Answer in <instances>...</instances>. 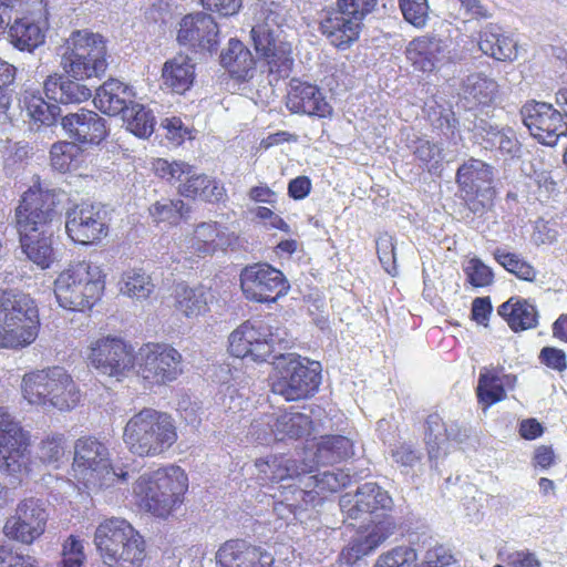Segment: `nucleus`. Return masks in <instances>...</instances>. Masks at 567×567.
Segmentation results:
<instances>
[{
  "mask_svg": "<svg viewBox=\"0 0 567 567\" xmlns=\"http://www.w3.org/2000/svg\"><path fill=\"white\" fill-rule=\"evenodd\" d=\"M231 241L233 236L227 227L217 221H203L195 225L192 235L181 241L179 249L186 260L195 261L225 250Z\"/></svg>",
  "mask_w": 567,
  "mask_h": 567,
  "instance_id": "22",
  "label": "nucleus"
},
{
  "mask_svg": "<svg viewBox=\"0 0 567 567\" xmlns=\"http://www.w3.org/2000/svg\"><path fill=\"white\" fill-rule=\"evenodd\" d=\"M123 440L135 455L157 456L177 441L175 422L165 412L145 408L130 417L124 427Z\"/></svg>",
  "mask_w": 567,
  "mask_h": 567,
  "instance_id": "3",
  "label": "nucleus"
},
{
  "mask_svg": "<svg viewBox=\"0 0 567 567\" xmlns=\"http://www.w3.org/2000/svg\"><path fill=\"white\" fill-rule=\"evenodd\" d=\"M62 127L82 144H99L106 136L105 121L97 113L81 109L62 117Z\"/></svg>",
  "mask_w": 567,
  "mask_h": 567,
  "instance_id": "26",
  "label": "nucleus"
},
{
  "mask_svg": "<svg viewBox=\"0 0 567 567\" xmlns=\"http://www.w3.org/2000/svg\"><path fill=\"white\" fill-rule=\"evenodd\" d=\"M228 342L231 355L264 362L276 354V347L286 348L290 340L288 332L277 326L246 321L229 334Z\"/></svg>",
  "mask_w": 567,
  "mask_h": 567,
  "instance_id": "11",
  "label": "nucleus"
},
{
  "mask_svg": "<svg viewBox=\"0 0 567 567\" xmlns=\"http://www.w3.org/2000/svg\"><path fill=\"white\" fill-rule=\"evenodd\" d=\"M93 544L107 567H140L146 557L143 536L121 517L102 520L95 528Z\"/></svg>",
  "mask_w": 567,
  "mask_h": 567,
  "instance_id": "2",
  "label": "nucleus"
},
{
  "mask_svg": "<svg viewBox=\"0 0 567 567\" xmlns=\"http://www.w3.org/2000/svg\"><path fill=\"white\" fill-rule=\"evenodd\" d=\"M62 195L54 189H42L41 187L28 189L16 209L19 235L53 234V226L60 223L59 206Z\"/></svg>",
  "mask_w": 567,
  "mask_h": 567,
  "instance_id": "12",
  "label": "nucleus"
},
{
  "mask_svg": "<svg viewBox=\"0 0 567 567\" xmlns=\"http://www.w3.org/2000/svg\"><path fill=\"white\" fill-rule=\"evenodd\" d=\"M277 426V414H265L252 421L249 433L261 444H269L275 439L274 429Z\"/></svg>",
  "mask_w": 567,
  "mask_h": 567,
  "instance_id": "60",
  "label": "nucleus"
},
{
  "mask_svg": "<svg viewBox=\"0 0 567 567\" xmlns=\"http://www.w3.org/2000/svg\"><path fill=\"white\" fill-rule=\"evenodd\" d=\"M375 246L377 254L382 267L389 275L395 276L398 268L393 237L388 233H383L377 238Z\"/></svg>",
  "mask_w": 567,
  "mask_h": 567,
  "instance_id": "58",
  "label": "nucleus"
},
{
  "mask_svg": "<svg viewBox=\"0 0 567 567\" xmlns=\"http://www.w3.org/2000/svg\"><path fill=\"white\" fill-rule=\"evenodd\" d=\"M309 480L315 482V487H317L321 492H337L342 486H346L349 476L343 472H330L326 471L309 477Z\"/></svg>",
  "mask_w": 567,
  "mask_h": 567,
  "instance_id": "61",
  "label": "nucleus"
},
{
  "mask_svg": "<svg viewBox=\"0 0 567 567\" xmlns=\"http://www.w3.org/2000/svg\"><path fill=\"white\" fill-rule=\"evenodd\" d=\"M463 271L466 275L467 282L475 288L487 287L494 281L492 269L476 257L464 262Z\"/></svg>",
  "mask_w": 567,
  "mask_h": 567,
  "instance_id": "56",
  "label": "nucleus"
},
{
  "mask_svg": "<svg viewBox=\"0 0 567 567\" xmlns=\"http://www.w3.org/2000/svg\"><path fill=\"white\" fill-rule=\"evenodd\" d=\"M478 48L497 61H513L517 58L516 43L503 34L496 24H486L478 34Z\"/></svg>",
  "mask_w": 567,
  "mask_h": 567,
  "instance_id": "36",
  "label": "nucleus"
},
{
  "mask_svg": "<svg viewBox=\"0 0 567 567\" xmlns=\"http://www.w3.org/2000/svg\"><path fill=\"white\" fill-rule=\"evenodd\" d=\"M66 440L62 434H51L39 444L38 457L42 463L59 467L65 456Z\"/></svg>",
  "mask_w": 567,
  "mask_h": 567,
  "instance_id": "53",
  "label": "nucleus"
},
{
  "mask_svg": "<svg viewBox=\"0 0 567 567\" xmlns=\"http://www.w3.org/2000/svg\"><path fill=\"white\" fill-rule=\"evenodd\" d=\"M126 128L140 138H147L154 132V116L144 105L134 101L123 112Z\"/></svg>",
  "mask_w": 567,
  "mask_h": 567,
  "instance_id": "48",
  "label": "nucleus"
},
{
  "mask_svg": "<svg viewBox=\"0 0 567 567\" xmlns=\"http://www.w3.org/2000/svg\"><path fill=\"white\" fill-rule=\"evenodd\" d=\"M218 25L210 14L198 12L185 16L177 32V41L197 50H217Z\"/></svg>",
  "mask_w": 567,
  "mask_h": 567,
  "instance_id": "24",
  "label": "nucleus"
},
{
  "mask_svg": "<svg viewBox=\"0 0 567 567\" xmlns=\"http://www.w3.org/2000/svg\"><path fill=\"white\" fill-rule=\"evenodd\" d=\"M392 499L388 492L375 483H365L358 487L354 495L344 494L340 498V508L347 520L361 519L363 523H371L374 526L382 523L383 512L390 509Z\"/></svg>",
  "mask_w": 567,
  "mask_h": 567,
  "instance_id": "18",
  "label": "nucleus"
},
{
  "mask_svg": "<svg viewBox=\"0 0 567 567\" xmlns=\"http://www.w3.org/2000/svg\"><path fill=\"white\" fill-rule=\"evenodd\" d=\"M220 63L237 80L248 81L254 76L255 59L239 40H229L227 49L220 54Z\"/></svg>",
  "mask_w": 567,
  "mask_h": 567,
  "instance_id": "37",
  "label": "nucleus"
},
{
  "mask_svg": "<svg viewBox=\"0 0 567 567\" xmlns=\"http://www.w3.org/2000/svg\"><path fill=\"white\" fill-rule=\"evenodd\" d=\"M451 550L442 545H435L425 551L423 560L417 567H446L453 563Z\"/></svg>",
  "mask_w": 567,
  "mask_h": 567,
  "instance_id": "62",
  "label": "nucleus"
},
{
  "mask_svg": "<svg viewBox=\"0 0 567 567\" xmlns=\"http://www.w3.org/2000/svg\"><path fill=\"white\" fill-rule=\"evenodd\" d=\"M447 424L439 414H430L425 422V443L429 458H440L446 453Z\"/></svg>",
  "mask_w": 567,
  "mask_h": 567,
  "instance_id": "49",
  "label": "nucleus"
},
{
  "mask_svg": "<svg viewBox=\"0 0 567 567\" xmlns=\"http://www.w3.org/2000/svg\"><path fill=\"white\" fill-rule=\"evenodd\" d=\"M86 359L100 374L123 380L136 368L134 348L120 337L103 336L90 342Z\"/></svg>",
  "mask_w": 567,
  "mask_h": 567,
  "instance_id": "15",
  "label": "nucleus"
},
{
  "mask_svg": "<svg viewBox=\"0 0 567 567\" xmlns=\"http://www.w3.org/2000/svg\"><path fill=\"white\" fill-rule=\"evenodd\" d=\"M117 285L123 296L138 301L148 299L155 289L151 276L142 268L125 270Z\"/></svg>",
  "mask_w": 567,
  "mask_h": 567,
  "instance_id": "42",
  "label": "nucleus"
},
{
  "mask_svg": "<svg viewBox=\"0 0 567 567\" xmlns=\"http://www.w3.org/2000/svg\"><path fill=\"white\" fill-rule=\"evenodd\" d=\"M216 567H272L271 554L241 539L225 542L216 551Z\"/></svg>",
  "mask_w": 567,
  "mask_h": 567,
  "instance_id": "25",
  "label": "nucleus"
},
{
  "mask_svg": "<svg viewBox=\"0 0 567 567\" xmlns=\"http://www.w3.org/2000/svg\"><path fill=\"white\" fill-rule=\"evenodd\" d=\"M414 144L413 154L422 163L437 164L442 159V147L440 145L423 138H419Z\"/></svg>",
  "mask_w": 567,
  "mask_h": 567,
  "instance_id": "63",
  "label": "nucleus"
},
{
  "mask_svg": "<svg viewBox=\"0 0 567 567\" xmlns=\"http://www.w3.org/2000/svg\"><path fill=\"white\" fill-rule=\"evenodd\" d=\"M162 79L166 89L184 94L194 83L195 64L189 56L177 54L164 63Z\"/></svg>",
  "mask_w": 567,
  "mask_h": 567,
  "instance_id": "35",
  "label": "nucleus"
},
{
  "mask_svg": "<svg viewBox=\"0 0 567 567\" xmlns=\"http://www.w3.org/2000/svg\"><path fill=\"white\" fill-rule=\"evenodd\" d=\"M375 4L377 0H337V9L321 19L320 30L332 45L346 50L359 39L362 21Z\"/></svg>",
  "mask_w": 567,
  "mask_h": 567,
  "instance_id": "13",
  "label": "nucleus"
},
{
  "mask_svg": "<svg viewBox=\"0 0 567 567\" xmlns=\"http://www.w3.org/2000/svg\"><path fill=\"white\" fill-rule=\"evenodd\" d=\"M286 105L293 113L309 116L326 117L332 113V106L327 102L320 89L309 83L292 82Z\"/></svg>",
  "mask_w": 567,
  "mask_h": 567,
  "instance_id": "28",
  "label": "nucleus"
},
{
  "mask_svg": "<svg viewBox=\"0 0 567 567\" xmlns=\"http://www.w3.org/2000/svg\"><path fill=\"white\" fill-rule=\"evenodd\" d=\"M189 213V206L182 199H162L150 207V215L154 221L169 225H177L181 219L187 218Z\"/></svg>",
  "mask_w": 567,
  "mask_h": 567,
  "instance_id": "50",
  "label": "nucleus"
},
{
  "mask_svg": "<svg viewBox=\"0 0 567 567\" xmlns=\"http://www.w3.org/2000/svg\"><path fill=\"white\" fill-rule=\"evenodd\" d=\"M390 529L382 523L374 526H365L340 553V564L342 567H351L360 558L372 553L389 536Z\"/></svg>",
  "mask_w": 567,
  "mask_h": 567,
  "instance_id": "30",
  "label": "nucleus"
},
{
  "mask_svg": "<svg viewBox=\"0 0 567 567\" xmlns=\"http://www.w3.org/2000/svg\"><path fill=\"white\" fill-rule=\"evenodd\" d=\"M404 19L416 28L426 24L429 18L427 0H400Z\"/></svg>",
  "mask_w": 567,
  "mask_h": 567,
  "instance_id": "59",
  "label": "nucleus"
},
{
  "mask_svg": "<svg viewBox=\"0 0 567 567\" xmlns=\"http://www.w3.org/2000/svg\"><path fill=\"white\" fill-rule=\"evenodd\" d=\"M74 476L90 493H102L124 483L128 473L112 466L106 445L93 436L81 437L74 445Z\"/></svg>",
  "mask_w": 567,
  "mask_h": 567,
  "instance_id": "4",
  "label": "nucleus"
},
{
  "mask_svg": "<svg viewBox=\"0 0 567 567\" xmlns=\"http://www.w3.org/2000/svg\"><path fill=\"white\" fill-rule=\"evenodd\" d=\"M416 561V550L402 545L381 554L373 567H417Z\"/></svg>",
  "mask_w": 567,
  "mask_h": 567,
  "instance_id": "54",
  "label": "nucleus"
},
{
  "mask_svg": "<svg viewBox=\"0 0 567 567\" xmlns=\"http://www.w3.org/2000/svg\"><path fill=\"white\" fill-rule=\"evenodd\" d=\"M29 434L9 413L0 406V471L16 473L28 453Z\"/></svg>",
  "mask_w": 567,
  "mask_h": 567,
  "instance_id": "23",
  "label": "nucleus"
},
{
  "mask_svg": "<svg viewBox=\"0 0 567 567\" xmlns=\"http://www.w3.org/2000/svg\"><path fill=\"white\" fill-rule=\"evenodd\" d=\"M187 486L184 471L169 466L142 474L133 485V494L141 508L164 517L182 502Z\"/></svg>",
  "mask_w": 567,
  "mask_h": 567,
  "instance_id": "7",
  "label": "nucleus"
},
{
  "mask_svg": "<svg viewBox=\"0 0 567 567\" xmlns=\"http://www.w3.org/2000/svg\"><path fill=\"white\" fill-rule=\"evenodd\" d=\"M53 234H28L20 236L21 247L27 257L41 269L49 268L54 260Z\"/></svg>",
  "mask_w": 567,
  "mask_h": 567,
  "instance_id": "43",
  "label": "nucleus"
},
{
  "mask_svg": "<svg viewBox=\"0 0 567 567\" xmlns=\"http://www.w3.org/2000/svg\"><path fill=\"white\" fill-rule=\"evenodd\" d=\"M312 422L307 414L284 412L277 414V426L274 429L276 441L298 440L310 434Z\"/></svg>",
  "mask_w": 567,
  "mask_h": 567,
  "instance_id": "44",
  "label": "nucleus"
},
{
  "mask_svg": "<svg viewBox=\"0 0 567 567\" xmlns=\"http://www.w3.org/2000/svg\"><path fill=\"white\" fill-rule=\"evenodd\" d=\"M85 561L84 540L74 535L68 536L62 543L59 567H83Z\"/></svg>",
  "mask_w": 567,
  "mask_h": 567,
  "instance_id": "55",
  "label": "nucleus"
},
{
  "mask_svg": "<svg viewBox=\"0 0 567 567\" xmlns=\"http://www.w3.org/2000/svg\"><path fill=\"white\" fill-rule=\"evenodd\" d=\"M24 106L30 120L41 126H52L55 124L61 109L58 104H50L42 96L30 93L24 96Z\"/></svg>",
  "mask_w": 567,
  "mask_h": 567,
  "instance_id": "46",
  "label": "nucleus"
},
{
  "mask_svg": "<svg viewBox=\"0 0 567 567\" xmlns=\"http://www.w3.org/2000/svg\"><path fill=\"white\" fill-rule=\"evenodd\" d=\"M442 53L441 41L430 38H417L411 41L406 48V56L412 64L423 71L432 72L440 61Z\"/></svg>",
  "mask_w": 567,
  "mask_h": 567,
  "instance_id": "41",
  "label": "nucleus"
},
{
  "mask_svg": "<svg viewBox=\"0 0 567 567\" xmlns=\"http://www.w3.org/2000/svg\"><path fill=\"white\" fill-rule=\"evenodd\" d=\"M450 13L463 22L491 19V9L481 0H446Z\"/></svg>",
  "mask_w": 567,
  "mask_h": 567,
  "instance_id": "51",
  "label": "nucleus"
},
{
  "mask_svg": "<svg viewBox=\"0 0 567 567\" xmlns=\"http://www.w3.org/2000/svg\"><path fill=\"white\" fill-rule=\"evenodd\" d=\"M495 260L502 265L508 272L526 281H534L537 275L535 268L519 258L518 255L496 248L493 252Z\"/></svg>",
  "mask_w": 567,
  "mask_h": 567,
  "instance_id": "52",
  "label": "nucleus"
},
{
  "mask_svg": "<svg viewBox=\"0 0 567 567\" xmlns=\"http://www.w3.org/2000/svg\"><path fill=\"white\" fill-rule=\"evenodd\" d=\"M105 274L101 266L81 261L61 271L54 280L59 305L68 310H90L102 297Z\"/></svg>",
  "mask_w": 567,
  "mask_h": 567,
  "instance_id": "5",
  "label": "nucleus"
},
{
  "mask_svg": "<svg viewBox=\"0 0 567 567\" xmlns=\"http://www.w3.org/2000/svg\"><path fill=\"white\" fill-rule=\"evenodd\" d=\"M134 372L148 385L175 381L182 373V354L166 343H146L136 352Z\"/></svg>",
  "mask_w": 567,
  "mask_h": 567,
  "instance_id": "16",
  "label": "nucleus"
},
{
  "mask_svg": "<svg viewBox=\"0 0 567 567\" xmlns=\"http://www.w3.org/2000/svg\"><path fill=\"white\" fill-rule=\"evenodd\" d=\"M213 298L210 290L204 286L178 285L175 288L173 307L178 315L187 319H196L209 311Z\"/></svg>",
  "mask_w": 567,
  "mask_h": 567,
  "instance_id": "33",
  "label": "nucleus"
},
{
  "mask_svg": "<svg viewBox=\"0 0 567 567\" xmlns=\"http://www.w3.org/2000/svg\"><path fill=\"white\" fill-rule=\"evenodd\" d=\"M240 285L246 298L257 302H274L290 288L285 275L269 264H255L244 268Z\"/></svg>",
  "mask_w": 567,
  "mask_h": 567,
  "instance_id": "20",
  "label": "nucleus"
},
{
  "mask_svg": "<svg viewBox=\"0 0 567 567\" xmlns=\"http://www.w3.org/2000/svg\"><path fill=\"white\" fill-rule=\"evenodd\" d=\"M498 92L496 80L483 72L471 73L462 85V95L472 105H492L498 97Z\"/></svg>",
  "mask_w": 567,
  "mask_h": 567,
  "instance_id": "38",
  "label": "nucleus"
},
{
  "mask_svg": "<svg viewBox=\"0 0 567 567\" xmlns=\"http://www.w3.org/2000/svg\"><path fill=\"white\" fill-rule=\"evenodd\" d=\"M48 519L47 503L38 497H25L17 504L14 514L7 518L3 534L9 539L31 545L44 534Z\"/></svg>",
  "mask_w": 567,
  "mask_h": 567,
  "instance_id": "17",
  "label": "nucleus"
},
{
  "mask_svg": "<svg viewBox=\"0 0 567 567\" xmlns=\"http://www.w3.org/2000/svg\"><path fill=\"white\" fill-rule=\"evenodd\" d=\"M23 398L33 405L54 408L59 411L74 409L81 392L64 368L52 367L24 374L21 383Z\"/></svg>",
  "mask_w": 567,
  "mask_h": 567,
  "instance_id": "6",
  "label": "nucleus"
},
{
  "mask_svg": "<svg viewBox=\"0 0 567 567\" xmlns=\"http://www.w3.org/2000/svg\"><path fill=\"white\" fill-rule=\"evenodd\" d=\"M498 315L503 317L514 331L527 330L537 324V310L535 306L519 298H511L498 307Z\"/></svg>",
  "mask_w": 567,
  "mask_h": 567,
  "instance_id": "40",
  "label": "nucleus"
},
{
  "mask_svg": "<svg viewBox=\"0 0 567 567\" xmlns=\"http://www.w3.org/2000/svg\"><path fill=\"white\" fill-rule=\"evenodd\" d=\"M106 213L99 205L76 204L65 213V231L80 245H94L107 235Z\"/></svg>",
  "mask_w": 567,
  "mask_h": 567,
  "instance_id": "21",
  "label": "nucleus"
},
{
  "mask_svg": "<svg viewBox=\"0 0 567 567\" xmlns=\"http://www.w3.org/2000/svg\"><path fill=\"white\" fill-rule=\"evenodd\" d=\"M483 140L491 146L497 148L503 154L517 156L520 151V143L513 128L508 126H498L487 122H482Z\"/></svg>",
  "mask_w": 567,
  "mask_h": 567,
  "instance_id": "45",
  "label": "nucleus"
},
{
  "mask_svg": "<svg viewBox=\"0 0 567 567\" xmlns=\"http://www.w3.org/2000/svg\"><path fill=\"white\" fill-rule=\"evenodd\" d=\"M39 324L38 308L29 295L14 290L0 295V347L16 349L31 344Z\"/></svg>",
  "mask_w": 567,
  "mask_h": 567,
  "instance_id": "8",
  "label": "nucleus"
},
{
  "mask_svg": "<svg viewBox=\"0 0 567 567\" xmlns=\"http://www.w3.org/2000/svg\"><path fill=\"white\" fill-rule=\"evenodd\" d=\"M9 42L20 51L32 52L45 39V29L29 18L16 20L6 31Z\"/></svg>",
  "mask_w": 567,
  "mask_h": 567,
  "instance_id": "39",
  "label": "nucleus"
},
{
  "mask_svg": "<svg viewBox=\"0 0 567 567\" xmlns=\"http://www.w3.org/2000/svg\"><path fill=\"white\" fill-rule=\"evenodd\" d=\"M392 457L400 466L411 468L421 461V452L404 443L392 450Z\"/></svg>",
  "mask_w": 567,
  "mask_h": 567,
  "instance_id": "64",
  "label": "nucleus"
},
{
  "mask_svg": "<svg viewBox=\"0 0 567 567\" xmlns=\"http://www.w3.org/2000/svg\"><path fill=\"white\" fill-rule=\"evenodd\" d=\"M255 49L268 66V72L279 78L288 76L293 65L292 48L284 35L252 39Z\"/></svg>",
  "mask_w": 567,
  "mask_h": 567,
  "instance_id": "27",
  "label": "nucleus"
},
{
  "mask_svg": "<svg viewBox=\"0 0 567 567\" xmlns=\"http://www.w3.org/2000/svg\"><path fill=\"white\" fill-rule=\"evenodd\" d=\"M492 181V167L481 159L470 158L456 172V183L465 198L475 197L488 189Z\"/></svg>",
  "mask_w": 567,
  "mask_h": 567,
  "instance_id": "32",
  "label": "nucleus"
},
{
  "mask_svg": "<svg viewBox=\"0 0 567 567\" xmlns=\"http://www.w3.org/2000/svg\"><path fill=\"white\" fill-rule=\"evenodd\" d=\"M276 377L271 383L275 394L286 401H298L312 395L321 382V365L297 353H276L272 357Z\"/></svg>",
  "mask_w": 567,
  "mask_h": 567,
  "instance_id": "10",
  "label": "nucleus"
},
{
  "mask_svg": "<svg viewBox=\"0 0 567 567\" xmlns=\"http://www.w3.org/2000/svg\"><path fill=\"white\" fill-rule=\"evenodd\" d=\"M286 7L272 0L258 1L254 9L251 39L284 35L281 28L287 21Z\"/></svg>",
  "mask_w": 567,
  "mask_h": 567,
  "instance_id": "29",
  "label": "nucleus"
},
{
  "mask_svg": "<svg viewBox=\"0 0 567 567\" xmlns=\"http://www.w3.org/2000/svg\"><path fill=\"white\" fill-rule=\"evenodd\" d=\"M353 455V443L342 435H328L320 439L312 461H302L297 464L286 455H274L258 458L255 462L257 481L261 485L279 483L289 478L299 477L301 474L311 473L317 465L332 464Z\"/></svg>",
  "mask_w": 567,
  "mask_h": 567,
  "instance_id": "1",
  "label": "nucleus"
},
{
  "mask_svg": "<svg viewBox=\"0 0 567 567\" xmlns=\"http://www.w3.org/2000/svg\"><path fill=\"white\" fill-rule=\"evenodd\" d=\"M134 97L135 92L130 85L116 79H109L96 90L94 105L104 114L117 115L123 114Z\"/></svg>",
  "mask_w": 567,
  "mask_h": 567,
  "instance_id": "31",
  "label": "nucleus"
},
{
  "mask_svg": "<svg viewBox=\"0 0 567 567\" xmlns=\"http://www.w3.org/2000/svg\"><path fill=\"white\" fill-rule=\"evenodd\" d=\"M155 174L171 184L178 183V193L184 197L199 198L208 203H219L226 198V189L223 184L199 174L185 162H168L156 158L153 162Z\"/></svg>",
  "mask_w": 567,
  "mask_h": 567,
  "instance_id": "14",
  "label": "nucleus"
},
{
  "mask_svg": "<svg viewBox=\"0 0 567 567\" xmlns=\"http://www.w3.org/2000/svg\"><path fill=\"white\" fill-rule=\"evenodd\" d=\"M519 114L530 135L544 145L554 146L559 137L567 134L563 114L550 103L527 101Z\"/></svg>",
  "mask_w": 567,
  "mask_h": 567,
  "instance_id": "19",
  "label": "nucleus"
},
{
  "mask_svg": "<svg viewBox=\"0 0 567 567\" xmlns=\"http://www.w3.org/2000/svg\"><path fill=\"white\" fill-rule=\"evenodd\" d=\"M72 78L50 75L44 82V92L49 100L62 104H76L87 101L92 91L85 84Z\"/></svg>",
  "mask_w": 567,
  "mask_h": 567,
  "instance_id": "34",
  "label": "nucleus"
},
{
  "mask_svg": "<svg viewBox=\"0 0 567 567\" xmlns=\"http://www.w3.org/2000/svg\"><path fill=\"white\" fill-rule=\"evenodd\" d=\"M103 37L89 30L73 31L66 39L60 65L74 80L100 78L107 69Z\"/></svg>",
  "mask_w": 567,
  "mask_h": 567,
  "instance_id": "9",
  "label": "nucleus"
},
{
  "mask_svg": "<svg viewBox=\"0 0 567 567\" xmlns=\"http://www.w3.org/2000/svg\"><path fill=\"white\" fill-rule=\"evenodd\" d=\"M78 152V145L72 142L54 143L50 151L52 167L59 172L69 171Z\"/></svg>",
  "mask_w": 567,
  "mask_h": 567,
  "instance_id": "57",
  "label": "nucleus"
},
{
  "mask_svg": "<svg viewBox=\"0 0 567 567\" xmlns=\"http://www.w3.org/2000/svg\"><path fill=\"white\" fill-rule=\"evenodd\" d=\"M476 392L478 402L484 405V411L506 398L501 378L494 370L487 368L481 371Z\"/></svg>",
  "mask_w": 567,
  "mask_h": 567,
  "instance_id": "47",
  "label": "nucleus"
}]
</instances>
